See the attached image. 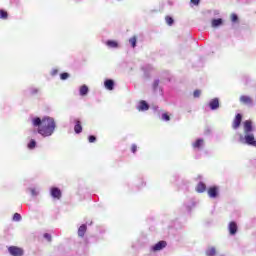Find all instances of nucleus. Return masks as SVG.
I'll use <instances>...</instances> for the list:
<instances>
[{"label": "nucleus", "instance_id": "f257e3e1", "mask_svg": "<svg viewBox=\"0 0 256 256\" xmlns=\"http://www.w3.org/2000/svg\"><path fill=\"white\" fill-rule=\"evenodd\" d=\"M33 127H38L37 131L42 137H51L55 133L57 124L55 119L51 117H44L42 120L39 117H36L32 120Z\"/></svg>", "mask_w": 256, "mask_h": 256}, {"label": "nucleus", "instance_id": "f03ea898", "mask_svg": "<svg viewBox=\"0 0 256 256\" xmlns=\"http://www.w3.org/2000/svg\"><path fill=\"white\" fill-rule=\"evenodd\" d=\"M244 141H245L246 145H250L251 147H256L255 134H253V133L245 134Z\"/></svg>", "mask_w": 256, "mask_h": 256}, {"label": "nucleus", "instance_id": "7ed1b4c3", "mask_svg": "<svg viewBox=\"0 0 256 256\" xmlns=\"http://www.w3.org/2000/svg\"><path fill=\"white\" fill-rule=\"evenodd\" d=\"M8 252L12 256H23V253H25L23 248H20V247H17V246H10L8 248Z\"/></svg>", "mask_w": 256, "mask_h": 256}, {"label": "nucleus", "instance_id": "20e7f679", "mask_svg": "<svg viewBox=\"0 0 256 256\" xmlns=\"http://www.w3.org/2000/svg\"><path fill=\"white\" fill-rule=\"evenodd\" d=\"M207 193L210 199H217V197H219V187L211 186L210 188H208Z\"/></svg>", "mask_w": 256, "mask_h": 256}, {"label": "nucleus", "instance_id": "39448f33", "mask_svg": "<svg viewBox=\"0 0 256 256\" xmlns=\"http://www.w3.org/2000/svg\"><path fill=\"white\" fill-rule=\"evenodd\" d=\"M243 121V116L237 114L232 122V129H239L241 127V122Z\"/></svg>", "mask_w": 256, "mask_h": 256}, {"label": "nucleus", "instance_id": "423d86ee", "mask_svg": "<svg viewBox=\"0 0 256 256\" xmlns=\"http://www.w3.org/2000/svg\"><path fill=\"white\" fill-rule=\"evenodd\" d=\"M167 247V241L162 240L156 243L154 246H152V251L155 253L157 251H162V249H165Z\"/></svg>", "mask_w": 256, "mask_h": 256}, {"label": "nucleus", "instance_id": "0eeeda50", "mask_svg": "<svg viewBox=\"0 0 256 256\" xmlns=\"http://www.w3.org/2000/svg\"><path fill=\"white\" fill-rule=\"evenodd\" d=\"M253 133V121L251 120H246L244 122V134H250Z\"/></svg>", "mask_w": 256, "mask_h": 256}, {"label": "nucleus", "instance_id": "6e6552de", "mask_svg": "<svg viewBox=\"0 0 256 256\" xmlns=\"http://www.w3.org/2000/svg\"><path fill=\"white\" fill-rule=\"evenodd\" d=\"M50 194H51V197H53V199L59 200L62 197L61 189L57 187H52L50 190Z\"/></svg>", "mask_w": 256, "mask_h": 256}, {"label": "nucleus", "instance_id": "1a4fd4ad", "mask_svg": "<svg viewBox=\"0 0 256 256\" xmlns=\"http://www.w3.org/2000/svg\"><path fill=\"white\" fill-rule=\"evenodd\" d=\"M138 111H149V104L145 100H141L137 106Z\"/></svg>", "mask_w": 256, "mask_h": 256}, {"label": "nucleus", "instance_id": "9d476101", "mask_svg": "<svg viewBox=\"0 0 256 256\" xmlns=\"http://www.w3.org/2000/svg\"><path fill=\"white\" fill-rule=\"evenodd\" d=\"M228 231L230 235H235L237 233V223L236 222H230L228 226Z\"/></svg>", "mask_w": 256, "mask_h": 256}, {"label": "nucleus", "instance_id": "9b49d317", "mask_svg": "<svg viewBox=\"0 0 256 256\" xmlns=\"http://www.w3.org/2000/svg\"><path fill=\"white\" fill-rule=\"evenodd\" d=\"M104 87H106L108 91H113V89L115 88V82L111 79H108L104 82Z\"/></svg>", "mask_w": 256, "mask_h": 256}, {"label": "nucleus", "instance_id": "f8f14e48", "mask_svg": "<svg viewBox=\"0 0 256 256\" xmlns=\"http://www.w3.org/2000/svg\"><path fill=\"white\" fill-rule=\"evenodd\" d=\"M240 101L243 105H253V99L249 96H241Z\"/></svg>", "mask_w": 256, "mask_h": 256}, {"label": "nucleus", "instance_id": "ddd939ff", "mask_svg": "<svg viewBox=\"0 0 256 256\" xmlns=\"http://www.w3.org/2000/svg\"><path fill=\"white\" fill-rule=\"evenodd\" d=\"M209 107L210 109H212V111H215V109H219V99H212L209 103Z\"/></svg>", "mask_w": 256, "mask_h": 256}, {"label": "nucleus", "instance_id": "4468645a", "mask_svg": "<svg viewBox=\"0 0 256 256\" xmlns=\"http://www.w3.org/2000/svg\"><path fill=\"white\" fill-rule=\"evenodd\" d=\"M205 143V140L199 138L197 139L193 144H192V147L193 149H201L203 147Z\"/></svg>", "mask_w": 256, "mask_h": 256}, {"label": "nucleus", "instance_id": "2eb2a0df", "mask_svg": "<svg viewBox=\"0 0 256 256\" xmlns=\"http://www.w3.org/2000/svg\"><path fill=\"white\" fill-rule=\"evenodd\" d=\"M196 191L197 193H205V191H207V185H205L203 182L198 183L196 186Z\"/></svg>", "mask_w": 256, "mask_h": 256}, {"label": "nucleus", "instance_id": "dca6fc26", "mask_svg": "<svg viewBox=\"0 0 256 256\" xmlns=\"http://www.w3.org/2000/svg\"><path fill=\"white\" fill-rule=\"evenodd\" d=\"M85 233H87V225L86 224H82L78 228V236L79 237H85Z\"/></svg>", "mask_w": 256, "mask_h": 256}, {"label": "nucleus", "instance_id": "f3484780", "mask_svg": "<svg viewBox=\"0 0 256 256\" xmlns=\"http://www.w3.org/2000/svg\"><path fill=\"white\" fill-rule=\"evenodd\" d=\"M74 131L77 135H79V133H82L83 131V126L81 125V121L76 120V124L74 126Z\"/></svg>", "mask_w": 256, "mask_h": 256}, {"label": "nucleus", "instance_id": "a211bd4d", "mask_svg": "<svg viewBox=\"0 0 256 256\" xmlns=\"http://www.w3.org/2000/svg\"><path fill=\"white\" fill-rule=\"evenodd\" d=\"M211 25L214 28L221 27V25H223V19H221V18L213 19L211 22Z\"/></svg>", "mask_w": 256, "mask_h": 256}, {"label": "nucleus", "instance_id": "6ab92c4d", "mask_svg": "<svg viewBox=\"0 0 256 256\" xmlns=\"http://www.w3.org/2000/svg\"><path fill=\"white\" fill-rule=\"evenodd\" d=\"M107 47H110L111 49H117V47H119V43H117V41L114 40H108L106 42Z\"/></svg>", "mask_w": 256, "mask_h": 256}, {"label": "nucleus", "instance_id": "aec40b11", "mask_svg": "<svg viewBox=\"0 0 256 256\" xmlns=\"http://www.w3.org/2000/svg\"><path fill=\"white\" fill-rule=\"evenodd\" d=\"M79 93L82 97H85V95H87V93H89V87H87V85H82L80 87Z\"/></svg>", "mask_w": 256, "mask_h": 256}, {"label": "nucleus", "instance_id": "412c9836", "mask_svg": "<svg viewBox=\"0 0 256 256\" xmlns=\"http://www.w3.org/2000/svg\"><path fill=\"white\" fill-rule=\"evenodd\" d=\"M206 255L207 256H215V255H217V250L215 249V247L208 248L206 250Z\"/></svg>", "mask_w": 256, "mask_h": 256}, {"label": "nucleus", "instance_id": "4be33fe9", "mask_svg": "<svg viewBox=\"0 0 256 256\" xmlns=\"http://www.w3.org/2000/svg\"><path fill=\"white\" fill-rule=\"evenodd\" d=\"M0 19L7 20L9 19V13L6 10H0Z\"/></svg>", "mask_w": 256, "mask_h": 256}, {"label": "nucleus", "instance_id": "5701e85b", "mask_svg": "<svg viewBox=\"0 0 256 256\" xmlns=\"http://www.w3.org/2000/svg\"><path fill=\"white\" fill-rule=\"evenodd\" d=\"M129 43L131 45V47H133V49H135V47H137V36H133L129 39Z\"/></svg>", "mask_w": 256, "mask_h": 256}, {"label": "nucleus", "instance_id": "b1692460", "mask_svg": "<svg viewBox=\"0 0 256 256\" xmlns=\"http://www.w3.org/2000/svg\"><path fill=\"white\" fill-rule=\"evenodd\" d=\"M165 21L167 23V25H173V23H175V21L173 20V18L171 16H166L165 17Z\"/></svg>", "mask_w": 256, "mask_h": 256}, {"label": "nucleus", "instance_id": "393cba45", "mask_svg": "<svg viewBox=\"0 0 256 256\" xmlns=\"http://www.w3.org/2000/svg\"><path fill=\"white\" fill-rule=\"evenodd\" d=\"M162 119H163V121H171V117L169 116V114L167 112L162 114Z\"/></svg>", "mask_w": 256, "mask_h": 256}, {"label": "nucleus", "instance_id": "a878e982", "mask_svg": "<svg viewBox=\"0 0 256 256\" xmlns=\"http://www.w3.org/2000/svg\"><path fill=\"white\" fill-rule=\"evenodd\" d=\"M37 145V142L35 140H31L30 143L28 144V149H35Z\"/></svg>", "mask_w": 256, "mask_h": 256}, {"label": "nucleus", "instance_id": "bb28decb", "mask_svg": "<svg viewBox=\"0 0 256 256\" xmlns=\"http://www.w3.org/2000/svg\"><path fill=\"white\" fill-rule=\"evenodd\" d=\"M60 79H62V81L69 79V73L64 72V73L60 74Z\"/></svg>", "mask_w": 256, "mask_h": 256}, {"label": "nucleus", "instance_id": "cd10ccee", "mask_svg": "<svg viewBox=\"0 0 256 256\" xmlns=\"http://www.w3.org/2000/svg\"><path fill=\"white\" fill-rule=\"evenodd\" d=\"M231 21L232 23H237V21H239V17L237 16V14L231 15Z\"/></svg>", "mask_w": 256, "mask_h": 256}, {"label": "nucleus", "instance_id": "c85d7f7f", "mask_svg": "<svg viewBox=\"0 0 256 256\" xmlns=\"http://www.w3.org/2000/svg\"><path fill=\"white\" fill-rule=\"evenodd\" d=\"M88 141L89 143H95L97 141V137H95L94 135H91L88 137Z\"/></svg>", "mask_w": 256, "mask_h": 256}, {"label": "nucleus", "instance_id": "c756f323", "mask_svg": "<svg viewBox=\"0 0 256 256\" xmlns=\"http://www.w3.org/2000/svg\"><path fill=\"white\" fill-rule=\"evenodd\" d=\"M21 220V214L15 213L13 216V221H20Z\"/></svg>", "mask_w": 256, "mask_h": 256}, {"label": "nucleus", "instance_id": "7c9ffc66", "mask_svg": "<svg viewBox=\"0 0 256 256\" xmlns=\"http://www.w3.org/2000/svg\"><path fill=\"white\" fill-rule=\"evenodd\" d=\"M193 96H194L195 98L201 97V90H195L194 93H193Z\"/></svg>", "mask_w": 256, "mask_h": 256}, {"label": "nucleus", "instance_id": "2f4dec72", "mask_svg": "<svg viewBox=\"0 0 256 256\" xmlns=\"http://www.w3.org/2000/svg\"><path fill=\"white\" fill-rule=\"evenodd\" d=\"M44 239H47V241L51 242V234L45 233L44 234Z\"/></svg>", "mask_w": 256, "mask_h": 256}, {"label": "nucleus", "instance_id": "473e14b6", "mask_svg": "<svg viewBox=\"0 0 256 256\" xmlns=\"http://www.w3.org/2000/svg\"><path fill=\"white\" fill-rule=\"evenodd\" d=\"M190 3H192V5H199V3H201V0H190Z\"/></svg>", "mask_w": 256, "mask_h": 256}, {"label": "nucleus", "instance_id": "72a5a7b5", "mask_svg": "<svg viewBox=\"0 0 256 256\" xmlns=\"http://www.w3.org/2000/svg\"><path fill=\"white\" fill-rule=\"evenodd\" d=\"M131 151H132V153H137V145L133 144L131 146Z\"/></svg>", "mask_w": 256, "mask_h": 256}, {"label": "nucleus", "instance_id": "f704fd0d", "mask_svg": "<svg viewBox=\"0 0 256 256\" xmlns=\"http://www.w3.org/2000/svg\"><path fill=\"white\" fill-rule=\"evenodd\" d=\"M159 87V80H155L153 83V89H157Z\"/></svg>", "mask_w": 256, "mask_h": 256}, {"label": "nucleus", "instance_id": "c9c22d12", "mask_svg": "<svg viewBox=\"0 0 256 256\" xmlns=\"http://www.w3.org/2000/svg\"><path fill=\"white\" fill-rule=\"evenodd\" d=\"M58 73H59V70L54 69V70H52L51 75H52L53 77H55V75H57Z\"/></svg>", "mask_w": 256, "mask_h": 256}, {"label": "nucleus", "instance_id": "e433bc0d", "mask_svg": "<svg viewBox=\"0 0 256 256\" xmlns=\"http://www.w3.org/2000/svg\"><path fill=\"white\" fill-rule=\"evenodd\" d=\"M31 195H32L33 197H37V190L31 189Z\"/></svg>", "mask_w": 256, "mask_h": 256}, {"label": "nucleus", "instance_id": "4c0bfd02", "mask_svg": "<svg viewBox=\"0 0 256 256\" xmlns=\"http://www.w3.org/2000/svg\"><path fill=\"white\" fill-rule=\"evenodd\" d=\"M206 133H211V130H209V128H207Z\"/></svg>", "mask_w": 256, "mask_h": 256}, {"label": "nucleus", "instance_id": "58836bf2", "mask_svg": "<svg viewBox=\"0 0 256 256\" xmlns=\"http://www.w3.org/2000/svg\"><path fill=\"white\" fill-rule=\"evenodd\" d=\"M33 94L37 93V90L32 91Z\"/></svg>", "mask_w": 256, "mask_h": 256}, {"label": "nucleus", "instance_id": "ea45409f", "mask_svg": "<svg viewBox=\"0 0 256 256\" xmlns=\"http://www.w3.org/2000/svg\"><path fill=\"white\" fill-rule=\"evenodd\" d=\"M240 141H243V136L240 137Z\"/></svg>", "mask_w": 256, "mask_h": 256}]
</instances>
